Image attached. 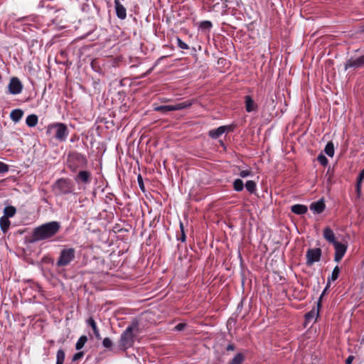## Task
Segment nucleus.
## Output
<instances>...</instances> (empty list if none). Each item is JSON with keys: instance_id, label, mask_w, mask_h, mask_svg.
Returning a JSON list of instances; mask_svg holds the SVG:
<instances>
[{"instance_id": "9", "label": "nucleus", "mask_w": 364, "mask_h": 364, "mask_svg": "<svg viewBox=\"0 0 364 364\" xmlns=\"http://www.w3.org/2000/svg\"><path fill=\"white\" fill-rule=\"evenodd\" d=\"M321 256V250L320 248L309 250L306 253L307 264H312L316 262H318L320 260Z\"/></svg>"}, {"instance_id": "45", "label": "nucleus", "mask_w": 364, "mask_h": 364, "mask_svg": "<svg viewBox=\"0 0 364 364\" xmlns=\"http://www.w3.org/2000/svg\"><path fill=\"white\" fill-rule=\"evenodd\" d=\"M353 359H354V356H353V355L348 356L346 360V364H351Z\"/></svg>"}, {"instance_id": "15", "label": "nucleus", "mask_w": 364, "mask_h": 364, "mask_svg": "<svg viewBox=\"0 0 364 364\" xmlns=\"http://www.w3.org/2000/svg\"><path fill=\"white\" fill-rule=\"evenodd\" d=\"M362 66H364V63L363 62L361 57H359L358 58H356L355 60L350 59V60H348V62L346 63V64L345 65V69L347 70L348 68H360Z\"/></svg>"}, {"instance_id": "18", "label": "nucleus", "mask_w": 364, "mask_h": 364, "mask_svg": "<svg viewBox=\"0 0 364 364\" xmlns=\"http://www.w3.org/2000/svg\"><path fill=\"white\" fill-rule=\"evenodd\" d=\"M87 324L92 328L95 338L97 340H100L102 338H101V336L100 333V331L97 326V323H96L95 321L94 320V318L92 317H90L88 318V320L87 321Z\"/></svg>"}, {"instance_id": "42", "label": "nucleus", "mask_w": 364, "mask_h": 364, "mask_svg": "<svg viewBox=\"0 0 364 364\" xmlns=\"http://www.w3.org/2000/svg\"><path fill=\"white\" fill-rule=\"evenodd\" d=\"M186 326V324L183 323H179L178 324L176 325V328L178 330V331H181L183 330Z\"/></svg>"}, {"instance_id": "23", "label": "nucleus", "mask_w": 364, "mask_h": 364, "mask_svg": "<svg viewBox=\"0 0 364 364\" xmlns=\"http://www.w3.org/2000/svg\"><path fill=\"white\" fill-rule=\"evenodd\" d=\"M339 272H340V269L338 266L335 267V268L333 269V272H332V274H331V278L328 279V284L326 287V289H324V291H323L321 296V298L323 296V295L326 293L328 287H329L330 285V282L331 280V281H335L336 279H337L338 277V274H339Z\"/></svg>"}, {"instance_id": "36", "label": "nucleus", "mask_w": 364, "mask_h": 364, "mask_svg": "<svg viewBox=\"0 0 364 364\" xmlns=\"http://www.w3.org/2000/svg\"><path fill=\"white\" fill-rule=\"evenodd\" d=\"M9 170V167L7 164L0 161V173H7Z\"/></svg>"}, {"instance_id": "1", "label": "nucleus", "mask_w": 364, "mask_h": 364, "mask_svg": "<svg viewBox=\"0 0 364 364\" xmlns=\"http://www.w3.org/2000/svg\"><path fill=\"white\" fill-rule=\"evenodd\" d=\"M60 224L58 221H51L43 224L33 229L30 242H36L50 239L60 231Z\"/></svg>"}, {"instance_id": "26", "label": "nucleus", "mask_w": 364, "mask_h": 364, "mask_svg": "<svg viewBox=\"0 0 364 364\" xmlns=\"http://www.w3.org/2000/svg\"><path fill=\"white\" fill-rule=\"evenodd\" d=\"M245 188L250 193H255L257 191V184L254 181H247L245 183Z\"/></svg>"}, {"instance_id": "4", "label": "nucleus", "mask_w": 364, "mask_h": 364, "mask_svg": "<svg viewBox=\"0 0 364 364\" xmlns=\"http://www.w3.org/2000/svg\"><path fill=\"white\" fill-rule=\"evenodd\" d=\"M68 166L72 172H76L78 169H83L87 166V159L85 155L73 151L68 156Z\"/></svg>"}, {"instance_id": "46", "label": "nucleus", "mask_w": 364, "mask_h": 364, "mask_svg": "<svg viewBox=\"0 0 364 364\" xmlns=\"http://www.w3.org/2000/svg\"><path fill=\"white\" fill-rule=\"evenodd\" d=\"M358 177H360V181L363 180V178H364V168H363V170L360 173Z\"/></svg>"}, {"instance_id": "47", "label": "nucleus", "mask_w": 364, "mask_h": 364, "mask_svg": "<svg viewBox=\"0 0 364 364\" xmlns=\"http://www.w3.org/2000/svg\"><path fill=\"white\" fill-rule=\"evenodd\" d=\"M291 210L293 213L296 214V204L291 206Z\"/></svg>"}, {"instance_id": "10", "label": "nucleus", "mask_w": 364, "mask_h": 364, "mask_svg": "<svg viewBox=\"0 0 364 364\" xmlns=\"http://www.w3.org/2000/svg\"><path fill=\"white\" fill-rule=\"evenodd\" d=\"M333 245L335 247V250H336L334 260L336 262H338L341 261L342 257L344 256V255L346 252V250H347V245H346L344 244H341L338 242H335L333 244Z\"/></svg>"}, {"instance_id": "29", "label": "nucleus", "mask_w": 364, "mask_h": 364, "mask_svg": "<svg viewBox=\"0 0 364 364\" xmlns=\"http://www.w3.org/2000/svg\"><path fill=\"white\" fill-rule=\"evenodd\" d=\"M325 153L330 157H333L334 154V146L331 141L328 142L325 147Z\"/></svg>"}, {"instance_id": "22", "label": "nucleus", "mask_w": 364, "mask_h": 364, "mask_svg": "<svg viewBox=\"0 0 364 364\" xmlns=\"http://www.w3.org/2000/svg\"><path fill=\"white\" fill-rule=\"evenodd\" d=\"M38 116L32 114H29L26 119V123L28 127H33L38 124Z\"/></svg>"}, {"instance_id": "32", "label": "nucleus", "mask_w": 364, "mask_h": 364, "mask_svg": "<svg viewBox=\"0 0 364 364\" xmlns=\"http://www.w3.org/2000/svg\"><path fill=\"white\" fill-rule=\"evenodd\" d=\"M180 230H181V235L178 237V240L181 241L182 242H186V235L184 230V226L182 222H180Z\"/></svg>"}, {"instance_id": "8", "label": "nucleus", "mask_w": 364, "mask_h": 364, "mask_svg": "<svg viewBox=\"0 0 364 364\" xmlns=\"http://www.w3.org/2000/svg\"><path fill=\"white\" fill-rule=\"evenodd\" d=\"M92 173L86 170H80L74 179L78 184H89L92 181Z\"/></svg>"}, {"instance_id": "12", "label": "nucleus", "mask_w": 364, "mask_h": 364, "mask_svg": "<svg viewBox=\"0 0 364 364\" xmlns=\"http://www.w3.org/2000/svg\"><path fill=\"white\" fill-rule=\"evenodd\" d=\"M227 131H232L230 127L221 126L217 129L210 130L208 136L212 139H218Z\"/></svg>"}, {"instance_id": "34", "label": "nucleus", "mask_w": 364, "mask_h": 364, "mask_svg": "<svg viewBox=\"0 0 364 364\" xmlns=\"http://www.w3.org/2000/svg\"><path fill=\"white\" fill-rule=\"evenodd\" d=\"M177 46L181 48V49H188L189 48V46H188V44H186V43H184L181 38H177Z\"/></svg>"}, {"instance_id": "43", "label": "nucleus", "mask_w": 364, "mask_h": 364, "mask_svg": "<svg viewBox=\"0 0 364 364\" xmlns=\"http://www.w3.org/2000/svg\"><path fill=\"white\" fill-rule=\"evenodd\" d=\"M314 316H315V313L314 312H309L308 314H306V319H313L314 318Z\"/></svg>"}, {"instance_id": "17", "label": "nucleus", "mask_w": 364, "mask_h": 364, "mask_svg": "<svg viewBox=\"0 0 364 364\" xmlns=\"http://www.w3.org/2000/svg\"><path fill=\"white\" fill-rule=\"evenodd\" d=\"M323 237L327 241H328L331 243L334 244L335 242H337L336 240L335 234L333 233V230L328 227H326L323 230Z\"/></svg>"}, {"instance_id": "13", "label": "nucleus", "mask_w": 364, "mask_h": 364, "mask_svg": "<svg viewBox=\"0 0 364 364\" xmlns=\"http://www.w3.org/2000/svg\"><path fill=\"white\" fill-rule=\"evenodd\" d=\"M245 110L247 112H255L258 109L257 104L250 95L245 96Z\"/></svg>"}, {"instance_id": "33", "label": "nucleus", "mask_w": 364, "mask_h": 364, "mask_svg": "<svg viewBox=\"0 0 364 364\" xmlns=\"http://www.w3.org/2000/svg\"><path fill=\"white\" fill-rule=\"evenodd\" d=\"M112 341L109 338H105L102 341V345L105 348H111L112 346Z\"/></svg>"}, {"instance_id": "5", "label": "nucleus", "mask_w": 364, "mask_h": 364, "mask_svg": "<svg viewBox=\"0 0 364 364\" xmlns=\"http://www.w3.org/2000/svg\"><path fill=\"white\" fill-rule=\"evenodd\" d=\"M75 259V250L73 247H65L61 250L56 261L57 267H64L70 264Z\"/></svg>"}, {"instance_id": "2", "label": "nucleus", "mask_w": 364, "mask_h": 364, "mask_svg": "<svg viewBox=\"0 0 364 364\" xmlns=\"http://www.w3.org/2000/svg\"><path fill=\"white\" fill-rule=\"evenodd\" d=\"M138 330L139 322L134 320L127 327L120 336L119 348L121 350L125 351L133 346L134 343V338L136 336L134 332H138Z\"/></svg>"}, {"instance_id": "38", "label": "nucleus", "mask_w": 364, "mask_h": 364, "mask_svg": "<svg viewBox=\"0 0 364 364\" xmlns=\"http://www.w3.org/2000/svg\"><path fill=\"white\" fill-rule=\"evenodd\" d=\"M308 208L306 205L297 204V214H303L307 211Z\"/></svg>"}, {"instance_id": "30", "label": "nucleus", "mask_w": 364, "mask_h": 364, "mask_svg": "<svg viewBox=\"0 0 364 364\" xmlns=\"http://www.w3.org/2000/svg\"><path fill=\"white\" fill-rule=\"evenodd\" d=\"M65 352L62 349H59L56 355V364H63L65 360Z\"/></svg>"}, {"instance_id": "7", "label": "nucleus", "mask_w": 364, "mask_h": 364, "mask_svg": "<svg viewBox=\"0 0 364 364\" xmlns=\"http://www.w3.org/2000/svg\"><path fill=\"white\" fill-rule=\"evenodd\" d=\"M9 92L11 95H18L23 90V85L20 80L16 77L11 78L8 85Z\"/></svg>"}, {"instance_id": "3", "label": "nucleus", "mask_w": 364, "mask_h": 364, "mask_svg": "<svg viewBox=\"0 0 364 364\" xmlns=\"http://www.w3.org/2000/svg\"><path fill=\"white\" fill-rule=\"evenodd\" d=\"M46 134L52 136L57 141L63 142L66 141L69 135V130L65 124L54 122L48 125Z\"/></svg>"}, {"instance_id": "27", "label": "nucleus", "mask_w": 364, "mask_h": 364, "mask_svg": "<svg viewBox=\"0 0 364 364\" xmlns=\"http://www.w3.org/2000/svg\"><path fill=\"white\" fill-rule=\"evenodd\" d=\"M87 341V338L86 336H85V335L81 336L75 344V349L77 350L82 349L84 347Z\"/></svg>"}, {"instance_id": "44", "label": "nucleus", "mask_w": 364, "mask_h": 364, "mask_svg": "<svg viewBox=\"0 0 364 364\" xmlns=\"http://www.w3.org/2000/svg\"><path fill=\"white\" fill-rule=\"evenodd\" d=\"M235 349V346L232 343L228 344L227 348H226V350L228 351H230V350L232 351V350H234Z\"/></svg>"}, {"instance_id": "20", "label": "nucleus", "mask_w": 364, "mask_h": 364, "mask_svg": "<svg viewBox=\"0 0 364 364\" xmlns=\"http://www.w3.org/2000/svg\"><path fill=\"white\" fill-rule=\"evenodd\" d=\"M10 225L11 222L9 218L4 216L0 218V228L4 233H6L9 230Z\"/></svg>"}, {"instance_id": "24", "label": "nucleus", "mask_w": 364, "mask_h": 364, "mask_svg": "<svg viewBox=\"0 0 364 364\" xmlns=\"http://www.w3.org/2000/svg\"><path fill=\"white\" fill-rule=\"evenodd\" d=\"M16 213V208L12 205L6 206L4 209V217L12 218Z\"/></svg>"}, {"instance_id": "41", "label": "nucleus", "mask_w": 364, "mask_h": 364, "mask_svg": "<svg viewBox=\"0 0 364 364\" xmlns=\"http://www.w3.org/2000/svg\"><path fill=\"white\" fill-rule=\"evenodd\" d=\"M361 183H362V181H360V177H358V181H357V185H356V191H357L358 196L360 194Z\"/></svg>"}, {"instance_id": "6", "label": "nucleus", "mask_w": 364, "mask_h": 364, "mask_svg": "<svg viewBox=\"0 0 364 364\" xmlns=\"http://www.w3.org/2000/svg\"><path fill=\"white\" fill-rule=\"evenodd\" d=\"M54 188L58 194L65 195L73 192L74 184L68 178H62L56 181Z\"/></svg>"}, {"instance_id": "21", "label": "nucleus", "mask_w": 364, "mask_h": 364, "mask_svg": "<svg viewBox=\"0 0 364 364\" xmlns=\"http://www.w3.org/2000/svg\"><path fill=\"white\" fill-rule=\"evenodd\" d=\"M154 110L156 112H161L163 114H166L168 112L175 111L174 105H161L157 106L154 108Z\"/></svg>"}, {"instance_id": "16", "label": "nucleus", "mask_w": 364, "mask_h": 364, "mask_svg": "<svg viewBox=\"0 0 364 364\" xmlns=\"http://www.w3.org/2000/svg\"><path fill=\"white\" fill-rule=\"evenodd\" d=\"M23 116V111L21 109H13L10 113L11 119L15 122H18Z\"/></svg>"}, {"instance_id": "40", "label": "nucleus", "mask_w": 364, "mask_h": 364, "mask_svg": "<svg viewBox=\"0 0 364 364\" xmlns=\"http://www.w3.org/2000/svg\"><path fill=\"white\" fill-rule=\"evenodd\" d=\"M137 181H138V184H139L141 190L144 191H145L144 184V182H143L142 177H141V176L140 174L137 177Z\"/></svg>"}, {"instance_id": "31", "label": "nucleus", "mask_w": 364, "mask_h": 364, "mask_svg": "<svg viewBox=\"0 0 364 364\" xmlns=\"http://www.w3.org/2000/svg\"><path fill=\"white\" fill-rule=\"evenodd\" d=\"M213 27V23L210 21H203L199 24V28L202 30H210Z\"/></svg>"}, {"instance_id": "14", "label": "nucleus", "mask_w": 364, "mask_h": 364, "mask_svg": "<svg viewBox=\"0 0 364 364\" xmlns=\"http://www.w3.org/2000/svg\"><path fill=\"white\" fill-rule=\"evenodd\" d=\"M309 208L314 213L320 214L324 210L326 205L323 200L321 199L316 202L312 203Z\"/></svg>"}, {"instance_id": "11", "label": "nucleus", "mask_w": 364, "mask_h": 364, "mask_svg": "<svg viewBox=\"0 0 364 364\" xmlns=\"http://www.w3.org/2000/svg\"><path fill=\"white\" fill-rule=\"evenodd\" d=\"M114 3L117 18L124 20L127 18L126 8L121 4L119 0H114Z\"/></svg>"}, {"instance_id": "35", "label": "nucleus", "mask_w": 364, "mask_h": 364, "mask_svg": "<svg viewBox=\"0 0 364 364\" xmlns=\"http://www.w3.org/2000/svg\"><path fill=\"white\" fill-rule=\"evenodd\" d=\"M252 171L250 169L242 170L239 173V176L242 178H246L247 176H252Z\"/></svg>"}, {"instance_id": "37", "label": "nucleus", "mask_w": 364, "mask_h": 364, "mask_svg": "<svg viewBox=\"0 0 364 364\" xmlns=\"http://www.w3.org/2000/svg\"><path fill=\"white\" fill-rule=\"evenodd\" d=\"M318 161L320 162L321 164H322L323 166H326L327 164H328V159L327 158L323 155V154H320L318 156Z\"/></svg>"}, {"instance_id": "19", "label": "nucleus", "mask_w": 364, "mask_h": 364, "mask_svg": "<svg viewBox=\"0 0 364 364\" xmlns=\"http://www.w3.org/2000/svg\"><path fill=\"white\" fill-rule=\"evenodd\" d=\"M193 100H189L173 105L175 111L189 108L193 104Z\"/></svg>"}, {"instance_id": "28", "label": "nucleus", "mask_w": 364, "mask_h": 364, "mask_svg": "<svg viewBox=\"0 0 364 364\" xmlns=\"http://www.w3.org/2000/svg\"><path fill=\"white\" fill-rule=\"evenodd\" d=\"M232 186H233L234 190L237 191V192L242 191L243 190V188H244L243 181L241 179H240V178L235 179L233 181Z\"/></svg>"}, {"instance_id": "25", "label": "nucleus", "mask_w": 364, "mask_h": 364, "mask_svg": "<svg viewBox=\"0 0 364 364\" xmlns=\"http://www.w3.org/2000/svg\"><path fill=\"white\" fill-rule=\"evenodd\" d=\"M245 355L242 353H238L231 360H230L228 364H242V363L245 361Z\"/></svg>"}, {"instance_id": "39", "label": "nucleus", "mask_w": 364, "mask_h": 364, "mask_svg": "<svg viewBox=\"0 0 364 364\" xmlns=\"http://www.w3.org/2000/svg\"><path fill=\"white\" fill-rule=\"evenodd\" d=\"M83 356H84V352H82V351L77 352L73 355L72 361L73 362L77 361V360H80Z\"/></svg>"}]
</instances>
